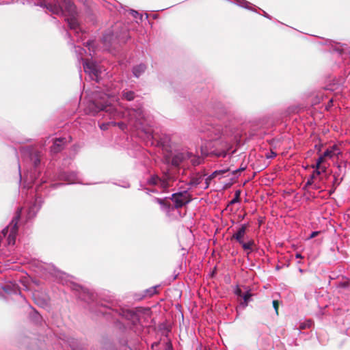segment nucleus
Segmentation results:
<instances>
[{"mask_svg":"<svg viewBox=\"0 0 350 350\" xmlns=\"http://www.w3.org/2000/svg\"><path fill=\"white\" fill-rule=\"evenodd\" d=\"M230 148L231 145L228 142L224 140H215L207 155L215 156L217 157H225Z\"/></svg>","mask_w":350,"mask_h":350,"instance_id":"obj_1","label":"nucleus"},{"mask_svg":"<svg viewBox=\"0 0 350 350\" xmlns=\"http://www.w3.org/2000/svg\"><path fill=\"white\" fill-rule=\"evenodd\" d=\"M22 208H19L16 211L14 217L10 224V232L8 237V243L9 245H14L16 242V237L18 234V223L20 221L21 216Z\"/></svg>","mask_w":350,"mask_h":350,"instance_id":"obj_2","label":"nucleus"},{"mask_svg":"<svg viewBox=\"0 0 350 350\" xmlns=\"http://www.w3.org/2000/svg\"><path fill=\"white\" fill-rule=\"evenodd\" d=\"M170 200L174 203L175 208L178 209L189 203L192 198L187 191H183L173 193L170 197Z\"/></svg>","mask_w":350,"mask_h":350,"instance_id":"obj_3","label":"nucleus"},{"mask_svg":"<svg viewBox=\"0 0 350 350\" xmlns=\"http://www.w3.org/2000/svg\"><path fill=\"white\" fill-rule=\"evenodd\" d=\"M89 109L94 115H95L100 111L111 112L112 107H111V103L108 101L105 102V103H102L98 101H94L90 103Z\"/></svg>","mask_w":350,"mask_h":350,"instance_id":"obj_4","label":"nucleus"},{"mask_svg":"<svg viewBox=\"0 0 350 350\" xmlns=\"http://www.w3.org/2000/svg\"><path fill=\"white\" fill-rule=\"evenodd\" d=\"M191 157L192 154L189 152H177L172 155L171 163L174 167H179Z\"/></svg>","mask_w":350,"mask_h":350,"instance_id":"obj_5","label":"nucleus"},{"mask_svg":"<svg viewBox=\"0 0 350 350\" xmlns=\"http://www.w3.org/2000/svg\"><path fill=\"white\" fill-rule=\"evenodd\" d=\"M102 67H83L84 72L88 74L92 80L97 82L102 78Z\"/></svg>","mask_w":350,"mask_h":350,"instance_id":"obj_6","label":"nucleus"},{"mask_svg":"<svg viewBox=\"0 0 350 350\" xmlns=\"http://www.w3.org/2000/svg\"><path fill=\"white\" fill-rule=\"evenodd\" d=\"M248 227V224H242L237 231L232 236L231 240H236L239 243H241Z\"/></svg>","mask_w":350,"mask_h":350,"instance_id":"obj_7","label":"nucleus"},{"mask_svg":"<svg viewBox=\"0 0 350 350\" xmlns=\"http://www.w3.org/2000/svg\"><path fill=\"white\" fill-rule=\"evenodd\" d=\"M66 139L65 138H56L53 141V144L51 147V150L53 153H58L62 151L65 146Z\"/></svg>","mask_w":350,"mask_h":350,"instance_id":"obj_8","label":"nucleus"},{"mask_svg":"<svg viewBox=\"0 0 350 350\" xmlns=\"http://www.w3.org/2000/svg\"><path fill=\"white\" fill-rule=\"evenodd\" d=\"M63 5L65 10L70 14L73 16L76 14V6L72 3V0H62Z\"/></svg>","mask_w":350,"mask_h":350,"instance_id":"obj_9","label":"nucleus"},{"mask_svg":"<svg viewBox=\"0 0 350 350\" xmlns=\"http://www.w3.org/2000/svg\"><path fill=\"white\" fill-rule=\"evenodd\" d=\"M243 249L245 251L248 252V253L253 251V248L255 245L254 241L253 239H250L247 242H244V241H242L241 243H239Z\"/></svg>","mask_w":350,"mask_h":350,"instance_id":"obj_10","label":"nucleus"},{"mask_svg":"<svg viewBox=\"0 0 350 350\" xmlns=\"http://www.w3.org/2000/svg\"><path fill=\"white\" fill-rule=\"evenodd\" d=\"M204 176H205V174L202 175L200 174L199 173L196 174L194 176L191 178L189 185L193 186L198 185L202 182Z\"/></svg>","mask_w":350,"mask_h":350,"instance_id":"obj_11","label":"nucleus"},{"mask_svg":"<svg viewBox=\"0 0 350 350\" xmlns=\"http://www.w3.org/2000/svg\"><path fill=\"white\" fill-rule=\"evenodd\" d=\"M321 174V171L316 170L313 172V173L311 174L310 177L307 180L305 187H308L310 185H312L314 183V179L316 178L317 176H319Z\"/></svg>","mask_w":350,"mask_h":350,"instance_id":"obj_12","label":"nucleus"},{"mask_svg":"<svg viewBox=\"0 0 350 350\" xmlns=\"http://www.w3.org/2000/svg\"><path fill=\"white\" fill-rule=\"evenodd\" d=\"M252 294L250 291H247L246 293H245L243 295V301L241 303V306L245 308L248 305V301H250V298L252 297Z\"/></svg>","mask_w":350,"mask_h":350,"instance_id":"obj_13","label":"nucleus"},{"mask_svg":"<svg viewBox=\"0 0 350 350\" xmlns=\"http://www.w3.org/2000/svg\"><path fill=\"white\" fill-rule=\"evenodd\" d=\"M130 114L134 116L137 119L139 120L144 118V111L141 108L132 109Z\"/></svg>","mask_w":350,"mask_h":350,"instance_id":"obj_14","label":"nucleus"},{"mask_svg":"<svg viewBox=\"0 0 350 350\" xmlns=\"http://www.w3.org/2000/svg\"><path fill=\"white\" fill-rule=\"evenodd\" d=\"M170 179V176L169 175L165 174V177L163 179L159 180V182L161 183V187L165 189H167L170 187V185L169 184V180Z\"/></svg>","mask_w":350,"mask_h":350,"instance_id":"obj_15","label":"nucleus"},{"mask_svg":"<svg viewBox=\"0 0 350 350\" xmlns=\"http://www.w3.org/2000/svg\"><path fill=\"white\" fill-rule=\"evenodd\" d=\"M122 96L126 100L131 101L135 98V93L133 91H124Z\"/></svg>","mask_w":350,"mask_h":350,"instance_id":"obj_16","label":"nucleus"},{"mask_svg":"<svg viewBox=\"0 0 350 350\" xmlns=\"http://www.w3.org/2000/svg\"><path fill=\"white\" fill-rule=\"evenodd\" d=\"M31 159L33 161L35 167H37L40 164V153L38 152H36L33 154H32Z\"/></svg>","mask_w":350,"mask_h":350,"instance_id":"obj_17","label":"nucleus"},{"mask_svg":"<svg viewBox=\"0 0 350 350\" xmlns=\"http://www.w3.org/2000/svg\"><path fill=\"white\" fill-rule=\"evenodd\" d=\"M230 170V168H228V169H226V170H224L215 171L212 174H211V175L209 176V177H210L211 178H212V180H213V178H215L216 177V176H217V174H224V173H226V172H229Z\"/></svg>","mask_w":350,"mask_h":350,"instance_id":"obj_18","label":"nucleus"},{"mask_svg":"<svg viewBox=\"0 0 350 350\" xmlns=\"http://www.w3.org/2000/svg\"><path fill=\"white\" fill-rule=\"evenodd\" d=\"M144 67H134V69H133V74L135 75V76L136 77H138L139 76V74L141 72H144Z\"/></svg>","mask_w":350,"mask_h":350,"instance_id":"obj_19","label":"nucleus"},{"mask_svg":"<svg viewBox=\"0 0 350 350\" xmlns=\"http://www.w3.org/2000/svg\"><path fill=\"white\" fill-rule=\"evenodd\" d=\"M240 201V191H237L234 198L230 202V204L239 202Z\"/></svg>","mask_w":350,"mask_h":350,"instance_id":"obj_20","label":"nucleus"},{"mask_svg":"<svg viewBox=\"0 0 350 350\" xmlns=\"http://www.w3.org/2000/svg\"><path fill=\"white\" fill-rule=\"evenodd\" d=\"M159 180H160V178L159 176H153L149 179L148 183L150 185H155L158 183Z\"/></svg>","mask_w":350,"mask_h":350,"instance_id":"obj_21","label":"nucleus"},{"mask_svg":"<svg viewBox=\"0 0 350 350\" xmlns=\"http://www.w3.org/2000/svg\"><path fill=\"white\" fill-rule=\"evenodd\" d=\"M68 23L71 29H76L78 24L75 18H71L68 20Z\"/></svg>","mask_w":350,"mask_h":350,"instance_id":"obj_22","label":"nucleus"},{"mask_svg":"<svg viewBox=\"0 0 350 350\" xmlns=\"http://www.w3.org/2000/svg\"><path fill=\"white\" fill-rule=\"evenodd\" d=\"M146 292L150 297L158 293L157 291V286L151 287L150 288L148 289Z\"/></svg>","mask_w":350,"mask_h":350,"instance_id":"obj_23","label":"nucleus"},{"mask_svg":"<svg viewBox=\"0 0 350 350\" xmlns=\"http://www.w3.org/2000/svg\"><path fill=\"white\" fill-rule=\"evenodd\" d=\"M156 200L161 205H163V206H164L165 207H169L170 206V204L167 202H166L165 200H163V199H160V198H157Z\"/></svg>","mask_w":350,"mask_h":350,"instance_id":"obj_24","label":"nucleus"},{"mask_svg":"<svg viewBox=\"0 0 350 350\" xmlns=\"http://www.w3.org/2000/svg\"><path fill=\"white\" fill-rule=\"evenodd\" d=\"M312 325V321H308L306 323H301L300 325H299V328L301 329H306L307 327H310Z\"/></svg>","mask_w":350,"mask_h":350,"instance_id":"obj_25","label":"nucleus"},{"mask_svg":"<svg viewBox=\"0 0 350 350\" xmlns=\"http://www.w3.org/2000/svg\"><path fill=\"white\" fill-rule=\"evenodd\" d=\"M334 151L332 150H327L323 154V156L325 157H332L334 155Z\"/></svg>","mask_w":350,"mask_h":350,"instance_id":"obj_26","label":"nucleus"},{"mask_svg":"<svg viewBox=\"0 0 350 350\" xmlns=\"http://www.w3.org/2000/svg\"><path fill=\"white\" fill-rule=\"evenodd\" d=\"M200 159L199 157H194L193 159H191V161L193 165H198L200 164Z\"/></svg>","mask_w":350,"mask_h":350,"instance_id":"obj_27","label":"nucleus"},{"mask_svg":"<svg viewBox=\"0 0 350 350\" xmlns=\"http://www.w3.org/2000/svg\"><path fill=\"white\" fill-rule=\"evenodd\" d=\"M279 304H280V303H279L278 300L273 301V306L277 314H278Z\"/></svg>","mask_w":350,"mask_h":350,"instance_id":"obj_28","label":"nucleus"},{"mask_svg":"<svg viewBox=\"0 0 350 350\" xmlns=\"http://www.w3.org/2000/svg\"><path fill=\"white\" fill-rule=\"evenodd\" d=\"M10 225H9L8 227L5 228L2 230V234H3V235L4 237H5L8 234V233H10Z\"/></svg>","mask_w":350,"mask_h":350,"instance_id":"obj_29","label":"nucleus"},{"mask_svg":"<svg viewBox=\"0 0 350 350\" xmlns=\"http://www.w3.org/2000/svg\"><path fill=\"white\" fill-rule=\"evenodd\" d=\"M320 233L319 231H314L311 233V234L309 237V239H312L315 237H317Z\"/></svg>","mask_w":350,"mask_h":350,"instance_id":"obj_30","label":"nucleus"},{"mask_svg":"<svg viewBox=\"0 0 350 350\" xmlns=\"http://www.w3.org/2000/svg\"><path fill=\"white\" fill-rule=\"evenodd\" d=\"M212 180V178H211L209 176L206 178V187L205 188H208L211 181Z\"/></svg>","mask_w":350,"mask_h":350,"instance_id":"obj_31","label":"nucleus"},{"mask_svg":"<svg viewBox=\"0 0 350 350\" xmlns=\"http://www.w3.org/2000/svg\"><path fill=\"white\" fill-rule=\"evenodd\" d=\"M316 167H317L316 170H319L321 169L323 172L325 171V167H321V164H318V162H317Z\"/></svg>","mask_w":350,"mask_h":350,"instance_id":"obj_32","label":"nucleus"},{"mask_svg":"<svg viewBox=\"0 0 350 350\" xmlns=\"http://www.w3.org/2000/svg\"><path fill=\"white\" fill-rule=\"evenodd\" d=\"M325 160V157L321 155L317 160L318 164H321Z\"/></svg>","mask_w":350,"mask_h":350,"instance_id":"obj_33","label":"nucleus"},{"mask_svg":"<svg viewBox=\"0 0 350 350\" xmlns=\"http://www.w3.org/2000/svg\"><path fill=\"white\" fill-rule=\"evenodd\" d=\"M235 294L238 296H242V291L241 288H237L235 291Z\"/></svg>","mask_w":350,"mask_h":350,"instance_id":"obj_34","label":"nucleus"},{"mask_svg":"<svg viewBox=\"0 0 350 350\" xmlns=\"http://www.w3.org/2000/svg\"><path fill=\"white\" fill-rule=\"evenodd\" d=\"M87 295L89 297V299L90 300H93L94 298V295L93 293H89V292H87Z\"/></svg>","mask_w":350,"mask_h":350,"instance_id":"obj_35","label":"nucleus"},{"mask_svg":"<svg viewBox=\"0 0 350 350\" xmlns=\"http://www.w3.org/2000/svg\"><path fill=\"white\" fill-rule=\"evenodd\" d=\"M244 170H245V168H239L237 170L233 171L232 173H233V174H236L237 173L241 172L243 171Z\"/></svg>","mask_w":350,"mask_h":350,"instance_id":"obj_36","label":"nucleus"},{"mask_svg":"<svg viewBox=\"0 0 350 350\" xmlns=\"http://www.w3.org/2000/svg\"><path fill=\"white\" fill-rule=\"evenodd\" d=\"M83 66H95V64H93V63H89L88 62L86 61V62H85L83 63Z\"/></svg>","mask_w":350,"mask_h":350,"instance_id":"obj_37","label":"nucleus"},{"mask_svg":"<svg viewBox=\"0 0 350 350\" xmlns=\"http://www.w3.org/2000/svg\"><path fill=\"white\" fill-rule=\"evenodd\" d=\"M276 156V153L271 152V154L269 156H267V158H273Z\"/></svg>","mask_w":350,"mask_h":350,"instance_id":"obj_38","label":"nucleus"},{"mask_svg":"<svg viewBox=\"0 0 350 350\" xmlns=\"http://www.w3.org/2000/svg\"><path fill=\"white\" fill-rule=\"evenodd\" d=\"M335 51L339 54H342L343 53V49L337 48L335 49Z\"/></svg>","mask_w":350,"mask_h":350,"instance_id":"obj_39","label":"nucleus"},{"mask_svg":"<svg viewBox=\"0 0 350 350\" xmlns=\"http://www.w3.org/2000/svg\"><path fill=\"white\" fill-rule=\"evenodd\" d=\"M108 124H103L100 126V129L103 130H105L107 128Z\"/></svg>","mask_w":350,"mask_h":350,"instance_id":"obj_40","label":"nucleus"},{"mask_svg":"<svg viewBox=\"0 0 350 350\" xmlns=\"http://www.w3.org/2000/svg\"><path fill=\"white\" fill-rule=\"evenodd\" d=\"M118 126L122 129H124V128L125 127V125L124 123L121 122V123H118Z\"/></svg>","mask_w":350,"mask_h":350,"instance_id":"obj_41","label":"nucleus"},{"mask_svg":"<svg viewBox=\"0 0 350 350\" xmlns=\"http://www.w3.org/2000/svg\"><path fill=\"white\" fill-rule=\"evenodd\" d=\"M295 257H296L297 258H303V257H302V256L301 255V254H299V253H297V254H295Z\"/></svg>","mask_w":350,"mask_h":350,"instance_id":"obj_42","label":"nucleus"},{"mask_svg":"<svg viewBox=\"0 0 350 350\" xmlns=\"http://www.w3.org/2000/svg\"><path fill=\"white\" fill-rule=\"evenodd\" d=\"M336 187H333L332 189L329 191V194H332V193H334L336 190Z\"/></svg>","mask_w":350,"mask_h":350,"instance_id":"obj_43","label":"nucleus"},{"mask_svg":"<svg viewBox=\"0 0 350 350\" xmlns=\"http://www.w3.org/2000/svg\"><path fill=\"white\" fill-rule=\"evenodd\" d=\"M336 182H337V178L336 177H334V183H333V187H336V186L335 185H336Z\"/></svg>","mask_w":350,"mask_h":350,"instance_id":"obj_44","label":"nucleus"},{"mask_svg":"<svg viewBox=\"0 0 350 350\" xmlns=\"http://www.w3.org/2000/svg\"><path fill=\"white\" fill-rule=\"evenodd\" d=\"M342 286L345 287L347 286V284L346 283H344L342 284Z\"/></svg>","mask_w":350,"mask_h":350,"instance_id":"obj_45","label":"nucleus"},{"mask_svg":"<svg viewBox=\"0 0 350 350\" xmlns=\"http://www.w3.org/2000/svg\"><path fill=\"white\" fill-rule=\"evenodd\" d=\"M315 147H317V148H319V150H321V148H319V146H317V145H315Z\"/></svg>","mask_w":350,"mask_h":350,"instance_id":"obj_46","label":"nucleus"},{"mask_svg":"<svg viewBox=\"0 0 350 350\" xmlns=\"http://www.w3.org/2000/svg\"><path fill=\"white\" fill-rule=\"evenodd\" d=\"M315 147H317V148H319V150H321V148H319V146H317V145H315Z\"/></svg>","mask_w":350,"mask_h":350,"instance_id":"obj_47","label":"nucleus"},{"mask_svg":"<svg viewBox=\"0 0 350 350\" xmlns=\"http://www.w3.org/2000/svg\"><path fill=\"white\" fill-rule=\"evenodd\" d=\"M315 147H317V148H319V150H321V148H319V146H317V145H315Z\"/></svg>","mask_w":350,"mask_h":350,"instance_id":"obj_48","label":"nucleus"}]
</instances>
